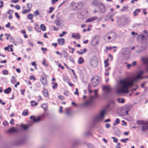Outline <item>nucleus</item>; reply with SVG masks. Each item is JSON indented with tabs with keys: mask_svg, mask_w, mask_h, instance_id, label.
<instances>
[{
	"mask_svg": "<svg viewBox=\"0 0 148 148\" xmlns=\"http://www.w3.org/2000/svg\"><path fill=\"white\" fill-rule=\"evenodd\" d=\"M84 62V60L82 57H80L78 61V63L80 64H81L83 63Z\"/></svg>",
	"mask_w": 148,
	"mask_h": 148,
	"instance_id": "24",
	"label": "nucleus"
},
{
	"mask_svg": "<svg viewBox=\"0 0 148 148\" xmlns=\"http://www.w3.org/2000/svg\"><path fill=\"white\" fill-rule=\"evenodd\" d=\"M59 44L60 45H63L65 42V40L63 38H59L58 40Z\"/></svg>",
	"mask_w": 148,
	"mask_h": 148,
	"instance_id": "19",
	"label": "nucleus"
},
{
	"mask_svg": "<svg viewBox=\"0 0 148 148\" xmlns=\"http://www.w3.org/2000/svg\"><path fill=\"white\" fill-rule=\"evenodd\" d=\"M74 94L75 95H79V93L78 92V90L77 88H76L75 91L74 92Z\"/></svg>",
	"mask_w": 148,
	"mask_h": 148,
	"instance_id": "51",
	"label": "nucleus"
},
{
	"mask_svg": "<svg viewBox=\"0 0 148 148\" xmlns=\"http://www.w3.org/2000/svg\"><path fill=\"white\" fill-rule=\"evenodd\" d=\"M30 118L31 119H32L33 121L35 123L38 122L40 121L41 119L40 117L39 116L37 117H36L35 116H31L30 117Z\"/></svg>",
	"mask_w": 148,
	"mask_h": 148,
	"instance_id": "13",
	"label": "nucleus"
},
{
	"mask_svg": "<svg viewBox=\"0 0 148 148\" xmlns=\"http://www.w3.org/2000/svg\"><path fill=\"white\" fill-rule=\"evenodd\" d=\"M67 33V32H65V31H63L62 32V34H59V36L60 37H62L63 36V35L66 34Z\"/></svg>",
	"mask_w": 148,
	"mask_h": 148,
	"instance_id": "42",
	"label": "nucleus"
},
{
	"mask_svg": "<svg viewBox=\"0 0 148 148\" xmlns=\"http://www.w3.org/2000/svg\"><path fill=\"white\" fill-rule=\"evenodd\" d=\"M87 49L86 48H84L83 50L81 49L80 51H78L77 52V53L79 54H82L85 53Z\"/></svg>",
	"mask_w": 148,
	"mask_h": 148,
	"instance_id": "21",
	"label": "nucleus"
},
{
	"mask_svg": "<svg viewBox=\"0 0 148 148\" xmlns=\"http://www.w3.org/2000/svg\"><path fill=\"white\" fill-rule=\"evenodd\" d=\"M100 39V37L99 36H95L91 41L92 45L93 46L97 45Z\"/></svg>",
	"mask_w": 148,
	"mask_h": 148,
	"instance_id": "5",
	"label": "nucleus"
},
{
	"mask_svg": "<svg viewBox=\"0 0 148 148\" xmlns=\"http://www.w3.org/2000/svg\"><path fill=\"white\" fill-rule=\"evenodd\" d=\"M30 126V125H21V127L23 130H26Z\"/></svg>",
	"mask_w": 148,
	"mask_h": 148,
	"instance_id": "26",
	"label": "nucleus"
},
{
	"mask_svg": "<svg viewBox=\"0 0 148 148\" xmlns=\"http://www.w3.org/2000/svg\"><path fill=\"white\" fill-rule=\"evenodd\" d=\"M105 126L106 128H108L110 127V124L107 123L106 124Z\"/></svg>",
	"mask_w": 148,
	"mask_h": 148,
	"instance_id": "50",
	"label": "nucleus"
},
{
	"mask_svg": "<svg viewBox=\"0 0 148 148\" xmlns=\"http://www.w3.org/2000/svg\"><path fill=\"white\" fill-rule=\"evenodd\" d=\"M34 14L35 16H37L39 15V10H36L34 12Z\"/></svg>",
	"mask_w": 148,
	"mask_h": 148,
	"instance_id": "38",
	"label": "nucleus"
},
{
	"mask_svg": "<svg viewBox=\"0 0 148 148\" xmlns=\"http://www.w3.org/2000/svg\"><path fill=\"white\" fill-rule=\"evenodd\" d=\"M40 81L42 84L44 86H47L48 82L47 79L45 77H41Z\"/></svg>",
	"mask_w": 148,
	"mask_h": 148,
	"instance_id": "10",
	"label": "nucleus"
},
{
	"mask_svg": "<svg viewBox=\"0 0 148 148\" xmlns=\"http://www.w3.org/2000/svg\"><path fill=\"white\" fill-rule=\"evenodd\" d=\"M42 92V94L44 97H47L48 96V92L47 90L44 89Z\"/></svg>",
	"mask_w": 148,
	"mask_h": 148,
	"instance_id": "23",
	"label": "nucleus"
},
{
	"mask_svg": "<svg viewBox=\"0 0 148 148\" xmlns=\"http://www.w3.org/2000/svg\"><path fill=\"white\" fill-rule=\"evenodd\" d=\"M141 60L142 61L143 64L146 66V69L148 72V57L142 58Z\"/></svg>",
	"mask_w": 148,
	"mask_h": 148,
	"instance_id": "7",
	"label": "nucleus"
},
{
	"mask_svg": "<svg viewBox=\"0 0 148 148\" xmlns=\"http://www.w3.org/2000/svg\"><path fill=\"white\" fill-rule=\"evenodd\" d=\"M31 64L32 65L34 66H36V62L35 61H34L33 62H32Z\"/></svg>",
	"mask_w": 148,
	"mask_h": 148,
	"instance_id": "59",
	"label": "nucleus"
},
{
	"mask_svg": "<svg viewBox=\"0 0 148 148\" xmlns=\"http://www.w3.org/2000/svg\"><path fill=\"white\" fill-rule=\"evenodd\" d=\"M14 11L12 10H10L7 12V14L10 15H12Z\"/></svg>",
	"mask_w": 148,
	"mask_h": 148,
	"instance_id": "41",
	"label": "nucleus"
},
{
	"mask_svg": "<svg viewBox=\"0 0 148 148\" xmlns=\"http://www.w3.org/2000/svg\"><path fill=\"white\" fill-rule=\"evenodd\" d=\"M12 79L11 80V82L12 84H14L16 82V80L14 76H12Z\"/></svg>",
	"mask_w": 148,
	"mask_h": 148,
	"instance_id": "29",
	"label": "nucleus"
},
{
	"mask_svg": "<svg viewBox=\"0 0 148 148\" xmlns=\"http://www.w3.org/2000/svg\"><path fill=\"white\" fill-rule=\"evenodd\" d=\"M97 17L96 16H94L93 17H91L88 19H87L86 21V23H88L92 21H94L96 20L97 19Z\"/></svg>",
	"mask_w": 148,
	"mask_h": 148,
	"instance_id": "20",
	"label": "nucleus"
},
{
	"mask_svg": "<svg viewBox=\"0 0 148 148\" xmlns=\"http://www.w3.org/2000/svg\"><path fill=\"white\" fill-rule=\"evenodd\" d=\"M143 73V71H140L137 75L131 80H130L128 78H125L120 80L118 84L119 89L118 90V93H128L129 88L132 86L134 83L137 80L142 79L141 76Z\"/></svg>",
	"mask_w": 148,
	"mask_h": 148,
	"instance_id": "1",
	"label": "nucleus"
},
{
	"mask_svg": "<svg viewBox=\"0 0 148 148\" xmlns=\"http://www.w3.org/2000/svg\"><path fill=\"white\" fill-rule=\"evenodd\" d=\"M15 15L16 16L17 18H20V16L18 14V13L17 12H15Z\"/></svg>",
	"mask_w": 148,
	"mask_h": 148,
	"instance_id": "55",
	"label": "nucleus"
},
{
	"mask_svg": "<svg viewBox=\"0 0 148 148\" xmlns=\"http://www.w3.org/2000/svg\"><path fill=\"white\" fill-rule=\"evenodd\" d=\"M25 91V89L21 90V93L22 95H24V92Z\"/></svg>",
	"mask_w": 148,
	"mask_h": 148,
	"instance_id": "62",
	"label": "nucleus"
},
{
	"mask_svg": "<svg viewBox=\"0 0 148 148\" xmlns=\"http://www.w3.org/2000/svg\"><path fill=\"white\" fill-rule=\"evenodd\" d=\"M109 60V59H107L105 60L104 62V66L105 67H106L108 66L109 64V63L108 62V61Z\"/></svg>",
	"mask_w": 148,
	"mask_h": 148,
	"instance_id": "33",
	"label": "nucleus"
},
{
	"mask_svg": "<svg viewBox=\"0 0 148 148\" xmlns=\"http://www.w3.org/2000/svg\"><path fill=\"white\" fill-rule=\"evenodd\" d=\"M99 82L100 78L97 76H94L92 79V85L94 87L97 86Z\"/></svg>",
	"mask_w": 148,
	"mask_h": 148,
	"instance_id": "4",
	"label": "nucleus"
},
{
	"mask_svg": "<svg viewBox=\"0 0 148 148\" xmlns=\"http://www.w3.org/2000/svg\"><path fill=\"white\" fill-rule=\"evenodd\" d=\"M112 139H114L113 142L115 143H116L118 142V139L115 137H111Z\"/></svg>",
	"mask_w": 148,
	"mask_h": 148,
	"instance_id": "45",
	"label": "nucleus"
},
{
	"mask_svg": "<svg viewBox=\"0 0 148 148\" xmlns=\"http://www.w3.org/2000/svg\"><path fill=\"white\" fill-rule=\"evenodd\" d=\"M40 27L41 29L43 31H45L46 30V28L45 25L43 24H41Z\"/></svg>",
	"mask_w": 148,
	"mask_h": 148,
	"instance_id": "32",
	"label": "nucleus"
},
{
	"mask_svg": "<svg viewBox=\"0 0 148 148\" xmlns=\"http://www.w3.org/2000/svg\"><path fill=\"white\" fill-rule=\"evenodd\" d=\"M90 64L92 67H96L97 66L98 62L96 60L91 59L90 62Z\"/></svg>",
	"mask_w": 148,
	"mask_h": 148,
	"instance_id": "9",
	"label": "nucleus"
},
{
	"mask_svg": "<svg viewBox=\"0 0 148 148\" xmlns=\"http://www.w3.org/2000/svg\"><path fill=\"white\" fill-rule=\"evenodd\" d=\"M62 56L65 58H67L68 56V54L67 53L65 52H64L61 53Z\"/></svg>",
	"mask_w": 148,
	"mask_h": 148,
	"instance_id": "40",
	"label": "nucleus"
},
{
	"mask_svg": "<svg viewBox=\"0 0 148 148\" xmlns=\"http://www.w3.org/2000/svg\"><path fill=\"white\" fill-rule=\"evenodd\" d=\"M90 131H88L85 132L84 134L85 136H88L90 134Z\"/></svg>",
	"mask_w": 148,
	"mask_h": 148,
	"instance_id": "44",
	"label": "nucleus"
},
{
	"mask_svg": "<svg viewBox=\"0 0 148 148\" xmlns=\"http://www.w3.org/2000/svg\"><path fill=\"white\" fill-rule=\"evenodd\" d=\"M10 48V46H8V47H5L4 48V49L5 50H7L8 52L10 51V50H9V48Z\"/></svg>",
	"mask_w": 148,
	"mask_h": 148,
	"instance_id": "53",
	"label": "nucleus"
},
{
	"mask_svg": "<svg viewBox=\"0 0 148 148\" xmlns=\"http://www.w3.org/2000/svg\"><path fill=\"white\" fill-rule=\"evenodd\" d=\"M69 60L70 62H71L73 63H74V60L72 58H70V59H69Z\"/></svg>",
	"mask_w": 148,
	"mask_h": 148,
	"instance_id": "60",
	"label": "nucleus"
},
{
	"mask_svg": "<svg viewBox=\"0 0 148 148\" xmlns=\"http://www.w3.org/2000/svg\"><path fill=\"white\" fill-rule=\"evenodd\" d=\"M16 130L13 127L11 128L9 130V132H16Z\"/></svg>",
	"mask_w": 148,
	"mask_h": 148,
	"instance_id": "35",
	"label": "nucleus"
},
{
	"mask_svg": "<svg viewBox=\"0 0 148 148\" xmlns=\"http://www.w3.org/2000/svg\"><path fill=\"white\" fill-rule=\"evenodd\" d=\"M130 108L129 106H126L123 107L122 109V111L125 112V113L122 114L123 115H126L128 114V112L130 110Z\"/></svg>",
	"mask_w": 148,
	"mask_h": 148,
	"instance_id": "8",
	"label": "nucleus"
},
{
	"mask_svg": "<svg viewBox=\"0 0 148 148\" xmlns=\"http://www.w3.org/2000/svg\"><path fill=\"white\" fill-rule=\"evenodd\" d=\"M51 84L53 85L52 86V88L53 89H55L57 88V86H58V84L56 83L52 82Z\"/></svg>",
	"mask_w": 148,
	"mask_h": 148,
	"instance_id": "30",
	"label": "nucleus"
},
{
	"mask_svg": "<svg viewBox=\"0 0 148 148\" xmlns=\"http://www.w3.org/2000/svg\"><path fill=\"white\" fill-rule=\"evenodd\" d=\"M108 34L111 36L112 40H114L117 37L116 34L114 32H110L108 33Z\"/></svg>",
	"mask_w": 148,
	"mask_h": 148,
	"instance_id": "11",
	"label": "nucleus"
},
{
	"mask_svg": "<svg viewBox=\"0 0 148 148\" xmlns=\"http://www.w3.org/2000/svg\"><path fill=\"white\" fill-rule=\"evenodd\" d=\"M66 114L69 115L70 114V112L68 109H66Z\"/></svg>",
	"mask_w": 148,
	"mask_h": 148,
	"instance_id": "58",
	"label": "nucleus"
},
{
	"mask_svg": "<svg viewBox=\"0 0 148 148\" xmlns=\"http://www.w3.org/2000/svg\"><path fill=\"white\" fill-rule=\"evenodd\" d=\"M71 5L74 10H76L78 8V4L74 2H73L71 3Z\"/></svg>",
	"mask_w": 148,
	"mask_h": 148,
	"instance_id": "17",
	"label": "nucleus"
},
{
	"mask_svg": "<svg viewBox=\"0 0 148 148\" xmlns=\"http://www.w3.org/2000/svg\"><path fill=\"white\" fill-rule=\"evenodd\" d=\"M106 112L104 110L101 111L100 113L94 116L93 118V121L94 123H98L102 121L104 119Z\"/></svg>",
	"mask_w": 148,
	"mask_h": 148,
	"instance_id": "2",
	"label": "nucleus"
},
{
	"mask_svg": "<svg viewBox=\"0 0 148 148\" xmlns=\"http://www.w3.org/2000/svg\"><path fill=\"white\" fill-rule=\"evenodd\" d=\"M63 80L66 82H69V79L67 77L65 76L63 77Z\"/></svg>",
	"mask_w": 148,
	"mask_h": 148,
	"instance_id": "34",
	"label": "nucleus"
},
{
	"mask_svg": "<svg viewBox=\"0 0 148 148\" xmlns=\"http://www.w3.org/2000/svg\"><path fill=\"white\" fill-rule=\"evenodd\" d=\"M100 7V12L101 13H103L106 12V10L103 4L101 3L99 5Z\"/></svg>",
	"mask_w": 148,
	"mask_h": 148,
	"instance_id": "15",
	"label": "nucleus"
},
{
	"mask_svg": "<svg viewBox=\"0 0 148 148\" xmlns=\"http://www.w3.org/2000/svg\"><path fill=\"white\" fill-rule=\"evenodd\" d=\"M28 114V110L27 109L24 110L22 113V114L23 116H26Z\"/></svg>",
	"mask_w": 148,
	"mask_h": 148,
	"instance_id": "25",
	"label": "nucleus"
},
{
	"mask_svg": "<svg viewBox=\"0 0 148 148\" xmlns=\"http://www.w3.org/2000/svg\"><path fill=\"white\" fill-rule=\"evenodd\" d=\"M53 30H54V31H58V30H59V29L58 28H57L56 27H53Z\"/></svg>",
	"mask_w": 148,
	"mask_h": 148,
	"instance_id": "64",
	"label": "nucleus"
},
{
	"mask_svg": "<svg viewBox=\"0 0 148 148\" xmlns=\"http://www.w3.org/2000/svg\"><path fill=\"white\" fill-rule=\"evenodd\" d=\"M36 30L38 32H40V28L39 27H35Z\"/></svg>",
	"mask_w": 148,
	"mask_h": 148,
	"instance_id": "63",
	"label": "nucleus"
},
{
	"mask_svg": "<svg viewBox=\"0 0 148 148\" xmlns=\"http://www.w3.org/2000/svg\"><path fill=\"white\" fill-rule=\"evenodd\" d=\"M117 100L119 103H123L124 102V99L123 98H119L117 99Z\"/></svg>",
	"mask_w": 148,
	"mask_h": 148,
	"instance_id": "31",
	"label": "nucleus"
},
{
	"mask_svg": "<svg viewBox=\"0 0 148 148\" xmlns=\"http://www.w3.org/2000/svg\"><path fill=\"white\" fill-rule=\"evenodd\" d=\"M98 90H94V93L95 94V95L94 96H92L93 97V99L95 98H96L97 97V93L98 92Z\"/></svg>",
	"mask_w": 148,
	"mask_h": 148,
	"instance_id": "36",
	"label": "nucleus"
},
{
	"mask_svg": "<svg viewBox=\"0 0 148 148\" xmlns=\"http://www.w3.org/2000/svg\"><path fill=\"white\" fill-rule=\"evenodd\" d=\"M31 10L28 9L27 10H22V12L23 14H25L31 11Z\"/></svg>",
	"mask_w": 148,
	"mask_h": 148,
	"instance_id": "27",
	"label": "nucleus"
},
{
	"mask_svg": "<svg viewBox=\"0 0 148 148\" xmlns=\"http://www.w3.org/2000/svg\"><path fill=\"white\" fill-rule=\"evenodd\" d=\"M93 99V97H91L88 100L85 102L83 104V106H91L92 104V102Z\"/></svg>",
	"mask_w": 148,
	"mask_h": 148,
	"instance_id": "6",
	"label": "nucleus"
},
{
	"mask_svg": "<svg viewBox=\"0 0 148 148\" xmlns=\"http://www.w3.org/2000/svg\"><path fill=\"white\" fill-rule=\"evenodd\" d=\"M5 36H6V39L7 40H8L9 39V37L10 36V34H5Z\"/></svg>",
	"mask_w": 148,
	"mask_h": 148,
	"instance_id": "48",
	"label": "nucleus"
},
{
	"mask_svg": "<svg viewBox=\"0 0 148 148\" xmlns=\"http://www.w3.org/2000/svg\"><path fill=\"white\" fill-rule=\"evenodd\" d=\"M138 125H143L141 130L143 132H146L148 130V121L145 120H137L136 121Z\"/></svg>",
	"mask_w": 148,
	"mask_h": 148,
	"instance_id": "3",
	"label": "nucleus"
},
{
	"mask_svg": "<svg viewBox=\"0 0 148 148\" xmlns=\"http://www.w3.org/2000/svg\"><path fill=\"white\" fill-rule=\"evenodd\" d=\"M18 0H12V1H11V2L12 3H16L18 2Z\"/></svg>",
	"mask_w": 148,
	"mask_h": 148,
	"instance_id": "57",
	"label": "nucleus"
},
{
	"mask_svg": "<svg viewBox=\"0 0 148 148\" xmlns=\"http://www.w3.org/2000/svg\"><path fill=\"white\" fill-rule=\"evenodd\" d=\"M15 8L17 10H19L20 9V7L18 5H16L15 7Z\"/></svg>",
	"mask_w": 148,
	"mask_h": 148,
	"instance_id": "54",
	"label": "nucleus"
},
{
	"mask_svg": "<svg viewBox=\"0 0 148 148\" xmlns=\"http://www.w3.org/2000/svg\"><path fill=\"white\" fill-rule=\"evenodd\" d=\"M55 23L57 25H60L63 23V21L60 18H58L55 20Z\"/></svg>",
	"mask_w": 148,
	"mask_h": 148,
	"instance_id": "16",
	"label": "nucleus"
},
{
	"mask_svg": "<svg viewBox=\"0 0 148 148\" xmlns=\"http://www.w3.org/2000/svg\"><path fill=\"white\" fill-rule=\"evenodd\" d=\"M120 120L118 118H117L116 119L115 121V122L117 124H119V123H120Z\"/></svg>",
	"mask_w": 148,
	"mask_h": 148,
	"instance_id": "52",
	"label": "nucleus"
},
{
	"mask_svg": "<svg viewBox=\"0 0 148 148\" xmlns=\"http://www.w3.org/2000/svg\"><path fill=\"white\" fill-rule=\"evenodd\" d=\"M10 123L11 124H14V120L12 119L10 122Z\"/></svg>",
	"mask_w": 148,
	"mask_h": 148,
	"instance_id": "61",
	"label": "nucleus"
},
{
	"mask_svg": "<svg viewBox=\"0 0 148 148\" xmlns=\"http://www.w3.org/2000/svg\"><path fill=\"white\" fill-rule=\"evenodd\" d=\"M33 15L32 13H29L27 15V18L29 20H31L33 19Z\"/></svg>",
	"mask_w": 148,
	"mask_h": 148,
	"instance_id": "28",
	"label": "nucleus"
},
{
	"mask_svg": "<svg viewBox=\"0 0 148 148\" xmlns=\"http://www.w3.org/2000/svg\"><path fill=\"white\" fill-rule=\"evenodd\" d=\"M72 38H75L77 39H79L80 38V36L79 34L78 33H72Z\"/></svg>",
	"mask_w": 148,
	"mask_h": 148,
	"instance_id": "18",
	"label": "nucleus"
},
{
	"mask_svg": "<svg viewBox=\"0 0 148 148\" xmlns=\"http://www.w3.org/2000/svg\"><path fill=\"white\" fill-rule=\"evenodd\" d=\"M25 142V140L23 139H20L16 140L14 144L16 145H20L23 144Z\"/></svg>",
	"mask_w": 148,
	"mask_h": 148,
	"instance_id": "12",
	"label": "nucleus"
},
{
	"mask_svg": "<svg viewBox=\"0 0 148 148\" xmlns=\"http://www.w3.org/2000/svg\"><path fill=\"white\" fill-rule=\"evenodd\" d=\"M27 6L28 8V9H29L30 10H31V9L32 7V5L31 4L28 3L27 4Z\"/></svg>",
	"mask_w": 148,
	"mask_h": 148,
	"instance_id": "46",
	"label": "nucleus"
},
{
	"mask_svg": "<svg viewBox=\"0 0 148 148\" xmlns=\"http://www.w3.org/2000/svg\"><path fill=\"white\" fill-rule=\"evenodd\" d=\"M49 9L50 10L48 12L49 13H50L53 12V10H54V8L53 7H50Z\"/></svg>",
	"mask_w": 148,
	"mask_h": 148,
	"instance_id": "47",
	"label": "nucleus"
},
{
	"mask_svg": "<svg viewBox=\"0 0 148 148\" xmlns=\"http://www.w3.org/2000/svg\"><path fill=\"white\" fill-rule=\"evenodd\" d=\"M64 94L66 96H68L69 95V92L67 90H65L64 92Z\"/></svg>",
	"mask_w": 148,
	"mask_h": 148,
	"instance_id": "49",
	"label": "nucleus"
},
{
	"mask_svg": "<svg viewBox=\"0 0 148 148\" xmlns=\"http://www.w3.org/2000/svg\"><path fill=\"white\" fill-rule=\"evenodd\" d=\"M102 89L103 90L106 92V93H109L111 91L109 85L103 86Z\"/></svg>",
	"mask_w": 148,
	"mask_h": 148,
	"instance_id": "14",
	"label": "nucleus"
},
{
	"mask_svg": "<svg viewBox=\"0 0 148 148\" xmlns=\"http://www.w3.org/2000/svg\"><path fill=\"white\" fill-rule=\"evenodd\" d=\"M78 17L80 19H82L84 18V16L81 13H80L78 15Z\"/></svg>",
	"mask_w": 148,
	"mask_h": 148,
	"instance_id": "39",
	"label": "nucleus"
},
{
	"mask_svg": "<svg viewBox=\"0 0 148 148\" xmlns=\"http://www.w3.org/2000/svg\"><path fill=\"white\" fill-rule=\"evenodd\" d=\"M12 89L11 87H9L8 88L5 90L4 91V93L5 94H9L11 91Z\"/></svg>",
	"mask_w": 148,
	"mask_h": 148,
	"instance_id": "22",
	"label": "nucleus"
},
{
	"mask_svg": "<svg viewBox=\"0 0 148 148\" xmlns=\"http://www.w3.org/2000/svg\"><path fill=\"white\" fill-rule=\"evenodd\" d=\"M41 107L43 108L44 110H46L47 109V106L45 104H43L41 105Z\"/></svg>",
	"mask_w": 148,
	"mask_h": 148,
	"instance_id": "37",
	"label": "nucleus"
},
{
	"mask_svg": "<svg viewBox=\"0 0 148 148\" xmlns=\"http://www.w3.org/2000/svg\"><path fill=\"white\" fill-rule=\"evenodd\" d=\"M58 98L61 100H63L64 99V97L62 95H59L58 96Z\"/></svg>",
	"mask_w": 148,
	"mask_h": 148,
	"instance_id": "56",
	"label": "nucleus"
},
{
	"mask_svg": "<svg viewBox=\"0 0 148 148\" xmlns=\"http://www.w3.org/2000/svg\"><path fill=\"white\" fill-rule=\"evenodd\" d=\"M4 75H7L8 74V71L6 70H3L2 71Z\"/></svg>",
	"mask_w": 148,
	"mask_h": 148,
	"instance_id": "43",
	"label": "nucleus"
}]
</instances>
